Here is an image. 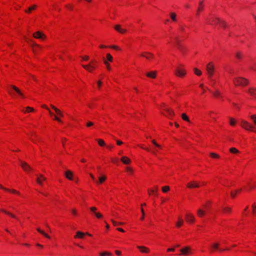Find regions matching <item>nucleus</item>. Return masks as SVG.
<instances>
[{
	"label": "nucleus",
	"mask_w": 256,
	"mask_h": 256,
	"mask_svg": "<svg viewBox=\"0 0 256 256\" xmlns=\"http://www.w3.org/2000/svg\"><path fill=\"white\" fill-rule=\"evenodd\" d=\"M97 66V62L92 60L88 64H82V66L89 72H92Z\"/></svg>",
	"instance_id": "obj_7"
},
{
	"label": "nucleus",
	"mask_w": 256,
	"mask_h": 256,
	"mask_svg": "<svg viewBox=\"0 0 256 256\" xmlns=\"http://www.w3.org/2000/svg\"><path fill=\"white\" fill-rule=\"evenodd\" d=\"M88 235L90 236H92V235L88 232L84 233L83 232L78 231L76 232V234L74 236L75 238H84V236Z\"/></svg>",
	"instance_id": "obj_12"
},
{
	"label": "nucleus",
	"mask_w": 256,
	"mask_h": 256,
	"mask_svg": "<svg viewBox=\"0 0 256 256\" xmlns=\"http://www.w3.org/2000/svg\"><path fill=\"white\" fill-rule=\"evenodd\" d=\"M106 60L108 61V62H112L113 61V57L110 54H107L106 56Z\"/></svg>",
	"instance_id": "obj_34"
},
{
	"label": "nucleus",
	"mask_w": 256,
	"mask_h": 256,
	"mask_svg": "<svg viewBox=\"0 0 256 256\" xmlns=\"http://www.w3.org/2000/svg\"><path fill=\"white\" fill-rule=\"evenodd\" d=\"M126 172L129 174H132V172H133V170L132 168L130 167H127L126 168Z\"/></svg>",
	"instance_id": "obj_53"
},
{
	"label": "nucleus",
	"mask_w": 256,
	"mask_h": 256,
	"mask_svg": "<svg viewBox=\"0 0 256 256\" xmlns=\"http://www.w3.org/2000/svg\"><path fill=\"white\" fill-rule=\"evenodd\" d=\"M191 248L190 246H186L182 248L180 251L182 252V254L186 256L191 254Z\"/></svg>",
	"instance_id": "obj_16"
},
{
	"label": "nucleus",
	"mask_w": 256,
	"mask_h": 256,
	"mask_svg": "<svg viewBox=\"0 0 256 256\" xmlns=\"http://www.w3.org/2000/svg\"><path fill=\"white\" fill-rule=\"evenodd\" d=\"M140 56L145 58H146L148 60H152L154 59V56L152 54L148 52H142L140 54Z\"/></svg>",
	"instance_id": "obj_14"
},
{
	"label": "nucleus",
	"mask_w": 256,
	"mask_h": 256,
	"mask_svg": "<svg viewBox=\"0 0 256 256\" xmlns=\"http://www.w3.org/2000/svg\"><path fill=\"white\" fill-rule=\"evenodd\" d=\"M115 253L118 256H120L122 254V252L118 250L115 251Z\"/></svg>",
	"instance_id": "obj_64"
},
{
	"label": "nucleus",
	"mask_w": 256,
	"mask_h": 256,
	"mask_svg": "<svg viewBox=\"0 0 256 256\" xmlns=\"http://www.w3.org/2000/svg\"><path fill=\"white\" fill-rule=\"evenodd\" d=\"M186 186L189 188H198L200 187V184L198 182L193 181L188 183Z\"/></svg>",
	"instance_id": "obj_11"
},
{
	"label": "nucleus",
	"mask_w": 256,
	"mask_h": 256,
	"mask_svg": "<svg viewBox=\"0 0 256 256\" xmlns=\"http://www.w3.org/2000/svg\"><path fill=\"white\" fill-rule=\"evenodd\" d=\"M142 148L148 151V152H152V153H153L154 154H156V152H157V150H156V149H154V150H150L149 148H143V147H142Z\"/></svg>",
	"instance_id": "obj_48"
},
{
	"label": "nucleus",
	"mask_w": 256,
	"mask_h": 256,
	"mask_svg": "<svg viewBox=\"0 0 256 256\" xmlns=\"http://www.w3.org/2000/svg\"><path fill=\"white\" fill-rule=\"evenodd\" d=\"M36 8V6H33L31 7H30L28 10H26V12L27 13H30L32 10H35Z\"/></svg>",
	"instance_id": "obj_49"
},
{
	"label": "nucleus",
	"mask_w": 256,
	"mask_h": 256,
	"mask_svg": "<svg viewBox=\"0 0 256 256\" xmlns=\"http://www.w3.org/2000/svg\"><path fill=\"white\" fill-rule=\"evenodd\" d=\"M100 256H112V254L109 252H103L100 254Z\"/></svg>",
	"instance_id": "obj_46"
},
{
	"label": "nucleus",
	"mask_w": 256,
	"mask_h": 256,
	"mask_svg": "<svg viewBox=\"0 0 256 256\" xmlns=\"http://www.w3.org/2000/svg\"><path fill=\"white\" fill-rule=\"evenodd\" d=\"M161 112L164 115L168 118H172L174 115L173 111L166 105L162 106Z\"/></svg>",
	"instance_id": "obj_4"
},
{
	"label": "nucleus",
	"mask_w": 256,
	"mask_h": 256,
	"mask_svg": "<svg viewBox=\"0 0 256 256\" xmlns=\"http://www.w3.org/2000/svg\"><path fill=\"white\" fill-rule=\"evenodd\" d=\"M65 176L67 178H68L70 180H72V172L68 170L66 172H65Z\"/></svg>",
	"instance_id": "obj_26"
},
{
	"label": "nucleus",
	"mask_w": 256,
	"mask_h": 256,
	"mask_svg": "<svg viewBox=\"0 0 256 256\" xmlns=\"http://www.w3.org/2000/svg\"><path fill=\"white\" fill-rule=\"evenodd\" d=\"M33 110H34L33 108H32L31 107L28 106L26 108V110L25 112H32Z\"/></svg>",
	"instance_id": "obj_57"
},
{
	"label": "nucleus",
	"mask_w": 256,
	"mask_h": 256,
	"mask_svg": "<svg viewBox=\"0 0 256 256\" xmlns=\"http://www.w3.org/2000/svg\"><path fill=\"white\" fill-rule=\"evenodd\" d=\"M184 224V220L178 217V221L176 222V226L178 228H180Z\"/></svg>",
	"instance_id": "obj_24"
},
{
	"label": "nucleus",
	"mask_w": 256,
	"mask_h": 256,
	"mask_svg": "<svg viewBox=\"0 0 256 256\" xmlns=\"http://www.w3.org/2000/svg\"><path fill=\"white\" fill-rule=\"evenodd\" d=\"M2 211L3 212H4L5 214H6L10 216L12 218H14L16 220H18V218H16V216L15 215L13 214H12L8 212H7L5 210H2Z\"/></svg>",
	"instance_id": "obj_37"
},
{
	"label": "nucleus",
	"mask_w": 256,
	"mask_h": 256,
	"mask_svg": "<svg viewBox=\"0 0 256 256\" xmlns=\"http://www.w3.org/2000/svg\"><path fill=\"white\" fill-rule=\"evenodd\" d=\"M240 126L242 128L247 130L256 132V129L255 128L246 120H242L241 122Z\"/></svg>",
	"instance_id": "obj_6"
},
{
	"label": "nucleus",
	"mask_w": 256,
	"mask_h": 256,
	"mask_svg": "<svg viewBox=\"0 0 256 256\" xmlns=\"http://www.w3.org/2000/svg\"><path fill=\"white\" fill-rule=\"evenodd\" d=\"M186 222L190 224H194L195 222V217L194 215L190 212H187L185 216Z\"/></svg>",
	"instance_id": "obj_9"
},
{
	"label": "nucleus",
	"mask_w": 256,
	"mask_h": 256,
	"mask_svg": "<svg viewBox=\"0 0 256 256\" xmlns=\"http://www.w3.org/2000/svg\"><path fill=\"white\" fill-rule=\"evenodd\" d=\"M241 192V189H239L234 191H232L230 192V196L232 198H234L237 194L240 193Z\"/></svg>",
	"instance_id": "obj_31"
},
{
	"label": "nucleus",
	"mask_w": 256,
	"mask_h": 256,
	"mask_svg": "<svg viewBox=\"0 0 256 256\" xmlns=\"http://www.w3.org/2000/svg\"><path fill=\"white\" fill-rule=\"evenodd\" d=\"M0 188L4 190L6 192H11L12 194H17L20 196V193L18 191H17L15 190H11V189H8V188H6L4 187L3 186H2L1 184H0Z\"/></svg>",
	"instance_id": "obj_19"
},
{
	"label": "nucleus",
	"mask_w": 256,
	"mask_h": 256,
	"mask_svg": "<svg viewBox=\"0 0 256 256\" xmlns=\"http://www.w3.org/2000/svg\"><path fill=\"white\" fill-rule=\"evenodd\" d=\"M250 118L252 120V122L256 126V114H252L250 116Z\"/></svg>",
	"instance_id": "obj_42"
},
{
	"label": "nucleus",
	"mask_w": 256,
	"mask_h": 256,
	"mask_svg": "<svg viewBox=\"0 0 256 256\" xmlns=\"http://www.w3.org/2000/svg\"><path fill=\"white\" fill-rule=\"evenodd\" d=\"M170 190V187L168 186H164L162 188V191L164 192H167Z\"/></svg>",
	"instance_id": "obj_51"
},
{
	"label": "nucleus",
	"mask_w": 256,
	"mask_h": 256,
	"mask_svg": "<svg viewBox=\"0 0 256 256\" xmlns=\"http://www.w3.org/2000/svg\"><path fill=\"white\" fill-rule=\"evenodd\" d=\"M20 165L23 170L26 172H30L32 170V168L30 166L24 162H20Z\"/></svg>",
	"instance_id": "obj_15"
},
{
	"label": "nucleus",
	"mask_w": 256,
	"mask_h": 256,
	"mask_svg": "<svg viewBox=\"0 0 256 256\" xmlns=\"http://www.w3.org/2000/svg\"><path fill=\"white\" fill-rule=\"evenodd\" d=\"M66 8L70 10H72V8H73V6L72 4H66Z\"/></svg>",
	"instance_id": "obj_55"
},
{
	"label": "nucleus",
	"mask_w": 256,
	"mask_h": 256,
	"mask_svg": "<svg viewBox=\"0 0 256 256\" xmlns=\"http://www.w3.org/2000/svg\"><path fill=\"white\" fill-rule=\"evenodd\" d=\"M90 211H91L92 213L95 212H96V210H97L96 208V207H94V206H93V207H90Z\"/></svg>",
	"instance_id": "obj_59"
},
{
	"label": "nucleus",
	"mask_w": 256,
	"mask_h": 256,
	"mask_svg": "<svg viewBox=\"0 0 256 256\" xmlns=\"http://www.w3.org/2000/svg\"><path fill=\"white\" fill-rule=\"evenodd\" d=\"M114 29L118 32L122 34H124L126 32V30L125 29L122 28L121 26L119 24L116 25L114 26Z\"/></svg>",
	"instance_id": "obj_21"
},
{
	"label": "nucleus",
	"mask_w": 256,
	"mask_h": 256,
	"mask_svg": "<svg viewBox=\"0 0 256 256\" xmlns=\"http://www.w3.org/2000/svg\"><path fill=\"white\" fill-rule=\"evenodd\" d=\"M220 244L218 243H214L210 246V252H214V250H218L220 252H224L226 250H229V248L226 249H219Z\"/></svg>",
	"instance_id": "obj_10"
},
{
	"label": "nucleus",
	"mask_w": 256,
	"mask_h": 256,
	"mask_svg": "<svg viewBox=\"0 0 256 256\" xmlns=\"http://www.w3.org/2000/svg\"><path fill=\"white\" fill-rule=\"evenodd\" d=\"M214 68L211 62L208 64L206 66V72L210 80V84L212 86H214L216 84V80L214 76Z\"/></svg>",
	"instance_id": "obj_3"
},
{
	"label": "nucleus",
	"mask_w": 256,
	"mask_h": 256,
	"mask_svg": "<svg viewBox=\"0 0 256 256\" xmlns=\"http://www.w3.org/2000/svg\"><path fill=\"white\" fill-rule=\"evenodd\" d=\"M175 74L178 76L184 77L186 74V72L182 66H179L176 70Z\"/></svg>",
	"instance_id": "obj_8"
},
{
	"label": "nucleus",
	"mask_w": 256,
	"mask_h": 256,
	"mask_svg": "<svg viewBox=\"0 0 256 256\" xmlns=\"http://www.w3.org/2000/svg\"><path fill=\"white\" fill-rule=\"evenodd\" d=\"M248 92L254 98L256 99V88H250L248 90Z\"/></svg>",
	"instance_id": "obj_18"
},
{
	"label": "nucleus",
	"mask_w": 256,
	"mask_h": 256,
	"mask_svg": "<svg viewBox=\"0 0 256 256\" xmlns=\"http://www.w3.org/2000/svg\"><path fill=\"white\" fill-rule=\"evenodd\" d=\"M96 216L98 218H99V219H100V218H102L103 216H102V215L100 213V212H98V213H96Z\"/></svg>",
	"instance_id": "obj_58"
},
{
	"label": "nucleus",
	"mask_w": 256,
	"mask_h": 256,
	"mask_svg": "<svg viewBox=\"0 0 256 256\" xmlns=\"http://www.w3.org/2000/svg\"><path fill=\"white\" fill-rule=\"evenodd\" d=\"M103 60H104V64L106 66L107 70L109 71L110 70L111 66H110V64L108 62L107 60H106V58H103Z\"/></svg>",
	"instance_id": "obj_33"
},
{
	"label": "nucleus",
	"mask_w": 256,
	"mask_h": 256,
	"mask_svg": "<svg viewBox=\"0 0 256 256\" xmlns=\"http://www.w3.org/2000/svg\"><path fill=\"white\" fill-rule=\"evenodd\" d=\"M210 156L213 158H220V156L218 154L214 153V152H211L210 153Z\"/></svg>",
	"instance_id": "obj_45"
},
{
	"label": "nucleus",
	"mask_w": 256,
	"mask_h": 256,
	"mask_svg": "<svg viewBox=\"0 0 256 256\" xmlns=\"http://www.w3.org/2000/svg\"><path fill=\"white\" fill-rule=\"evenodd\" d=\"M46 180V178L42 175H40L37 176L36 182L40 186L42 184V182Z\"/></svg>",
	"instance_id": "obj_22"
},
{
	"label": "nucleus",
	"mask_w": 256,
	"mask_h": 256,
	"mask_svg": "<svg viewBox=\"0 0 256 256\" xmlns=\"http://www.w3.org/2000/svg\"><path fill=\"white\" fill-rule=\"evenodd\" d=\"M122 162L125 164H128L130 163V160L127 156H122L121 158Z\"/></svg>",
	"instance_id": "obj_23"
},
{
	"label": "nucleus",
	"mask_w": 256,
	"mask_h": 256,
	"mask_svg": "<svg viewBox=\"0 0 256 256\" xmlns=\"http://www.w3.org/2000/svg\"><path fill=\"white\" fill-rule=\"evenodd\" d=\"M194 72L196 75L198 76H200L202 74V71L199 70L197 68H194Z\"/></svg>",
	"instance_id": "obj_43"
},
{
	"label": "nucleus",
	"mask_w": 256,
	"mask_h": 256,
	"mask_svg": "<svg viewBox=\"0 0 256 256\" xmlns=\"http://www.w3.org/2000/svg\"><path fill=\"white\" fill-rule=\"evenodd\" d=\"M234 84L236 86H246L248 83V80L242 77H238L234 80Z\"/></svg>",
	"instance_id": "obj_5"
},
{
	"label": "nucleus",
	"mask_w": 256,
	"mask_h": 256,
	"mask_svg": "<svg viewBox=\"0 0 256 256\" xmlns=\"http://www.w3.org/2000/svg\"><path fill=\"white\" fill-rule=\"evenodd\" d=\"M106 178L105 176H102L99 177V180L98 181L96 182L97 184H102L106 180Z\"/></svg>",
	"instance_id": "obj_32"
},
{
	"label": "nucleus",
	"mask_w": 256,
	"mask_h": 256,
	"mask_svg": "<svg viewBox=\"0 0 256 256\" xmlns=\"http://www.w3.org/2000/svg\"><path fill=\"white\" fill-rule=\"evenodd\" d=\"M252 211L254 214H256V205H253L252 206Z\"/></svg>",
	"instance_id": "obj_63"
},
{
	"label": "nucleus",
	"mask_w": 256,
	"mask_h": 256,
	"mask_svg": "<svg viewBox=\"0 0 256 256\" xmlns=\"http://www.w3.org/2000/svg\"><path fill=\"white\" fill-rule=\"evenodd\" d=\"M137 248L139 249L141 252L148 254L150 252V249L144 246H137Z\"/></svg>",
	"instance_id": "obj_20"
},
{
	"label": "nucleus",
	"mask_w": 256,
	"mask_h": 256,
	"mask_svg": "<svg viewBox=\"0 0 256 256\" xmlns=\"http://www.w3.org/2000/svg\"><path fill=\"white\" fill-rule=\"evenodd\" d=\"M33 36L36 38H38L44 40L46 38V36L40 31H38L33 34Z\"/></svg>",
	"instance_id": "obj_13"
},
{
	"label": "nucleus",
	"mask_w": 256,
	"mask_h": 256,
	"mask_svg": "<svg viewBox=\"0 0 256 256\" xmlns=\"http://www.w3.org/2000/svg\"><path fill=\"white\" fill-rule=\"evenodd\" d=\"M146 75L149 78H154L156 77V72L154 71L150 72H148Z\"/></svg>",
	"instance_id": "obj_28"
},
{
	"label": "nucleus",
	"mask_w": 256,
	"mask_h": 256,
	"mask_svg": "<svg viewBox=\"0 0 256 256\" xmlns=\"http://www.w3.org/2000/svg\"><path fill=\"white\" fill-rule=\"evenodd\" d=\"M97 140L98 143V144L100 146H104L106 145L105 142H104V140H102V139H98V140Z\"/></svg>",
	"instance_id": "obj_44"
},
{
	"label": "nucleus",
	"mask_w": 256,
	"mask_h": 256,
	"mask_svg": "<svg viewBox=\"0 0 256 256\" xmlns=\"http://www.w3.org/2000/svg\"><path fill=\"white\" fill-rule=\"evenodd\" d=\"M206 22L208 24L212 25H218V24L220 26L226 28L227 25L225 22L222 20L219 19L217 18H214V16L210 15L209 17L206 18Z\"/></svg>",
	"instance_id": "obj_2"
},
{
	"label": "nucleus",
	"mask_w": 256,
	"mask_h": 256,
	"mask_svg": "<svg viewBox=\"0 0 256 256\" xmlns=\"http://www.w3.org/2000/svg\"><path fill=\"white\" fill-rule=\"evenodd\" d=\"M205 214V212L202 209H199L198 210V215L200 217H202Z\"/></svg>",
	"instance_id": "obj_38"
},
{
	"label": "nucleus",
	"mask_w": 256,
	"mask_h": 256,
	"mask_svg": "<svg viewBox=\"0 0 256 256\" xmlns=\"http://www.w3.org/2000/svg\"><path fill=\"white\" fill-rule=\"evenodd\" d=\"M52 108L54 110V111L56 112L58 115L60 116H63V114L62 113V112L60 111V110L59 109H58V108H56V107H55L54 106H52Z\"/></svg>",
	"instance_id": "obj_29"
},
{
	"label": "nucleus",
	"mask_w": 256,
	"mask_h": 256,
	"mask_svg": "<svg viewBox=\"0 0 256 256\" xmlns=\"http://www.w3.org/2000/svg\"><path fill=\"white\" fill-rule=\"evenodd\" d=\"M222 210L225 214H229L231 212V208L228 206H225L223 208Z\"/></svg>",
	"instance_id": "obj_35"
},
{
	"label": "nucleus",
	"mask_w": 256,
	"mask_h": 256,
	"mask_svg": "<svg viewBox=\"0 0 256 256\" xmlns=\"http://www.w3.org/2000/svg\"><path fill=\"white\" fill-rule=\"evenodd\" d=\"M152 144H154V145L156 146V148H158L159 149H160V148H161V146H160V144H158L156 142L155 140H152Z\"/></svg>",
	"instance_id": "obj_56"
},
{
	"label": "nucleus",
	"mask_w": 256,
	"mask_h": 256,
	"mask_svg": "<svg viewBox=\"0 0 256 256\" xmlns=\"http://www.w3.org/2000/svg\"><path fill=\"white\" fill-rule=\"evenodd\" d=\"M187 32L184 26L180 25L178 33L174 36V40L178 48L182 53L185 52V48L180 44V38H186Z\"/></svg>",
	"instance_id": "obj_1"
},
{
	"label": "nucleus",
	"mask_w": 256,
	"mask_h": 256,
	"mask_svg": "<svg viewBox=\"0 0 256 256\" xmlns=\"http://www.w3.org/2000/svg\"><path fill=\"white\" fill-rule=\"evenodd\" d=\"M210 92L212 93L213 96L215 98H220V99H222V100H223L222 97L221 96L220 92L218 90H216V92H212V91H210Z\"/></svg>",
	"instance_id": "obj_25"
},
{
	"label": "nucleus",
	"mask_w": 256,
	"mask_h": 256,
	"mask_svg": "<svg viewBox=\"0 0 256 256\" xmlns=\"http://www.w3.org/2000/svg\"><path fill=\"white\" fill-rule=\"evenodd\" d=\"M229 119H230V124L232 126H234L236 123V120L234 118H231V117H230Z\"/></svg>",
	"instance_id": "obj_40"
},
{
	"label": "nucleus",
	"mask_w": 256,
	"mask_h": 256,
	"mask_svg": "<svg viewBox=\"0 0 256 256\" xmlns=\"http://www.w3.org/2000/svg\"><path fill=\"white\" fill-rule=\"evenodd\" d=\"M170 18L172 20V21L174 22H176L177 19H176V14L174 13V12H171L170 14Z\"/></svg>",
	"instance_id": "obj_39"
},
{
	"label": "nucleus",
	"mask_w": 256,
	"mask_h": 256,
	"mask_svg": "<svg viewBox=\"0 0 256 256\" xmlns=\"http://www.w3.org/2000/svg\"><path fill=\"white\" fill-rule=\"evenodd\" d=\"M230 152L232 154H236L240 152L239 150L235 148H230Z\"/></svg>",
	"instance_id": "obj_36"
},
{
	"label": "nucleus",
	"mask_w": 256,
	"mask_h": 256,
	"mask_svg": "<svg viewBox=\"0 0 256 256\" xmlns=\"http://www.w3.org/2000/svg\"><path fill=\"white\" fill-rule=\"evenodd\" d=\"M12 89L15 90L17 94H18L20 96H21L22 98H24V94L22 93V92L20 91V90L16 86H12Z\"/></svg>",
	"instance_id": "obj_27"
},
{
	"label": "nucleus",
	"mask_w": 256,
	"mask_h": 256,
	"mask_svg": "<svg viewBox=\"0 0 256 256\" xmlns=\"http://www.w3.org/2000/svg\"><path fill=\"white\" fill-rule=\"evenodd\" d=\"M175 251V249L174 248H168L167 249L168 252H174Z\"/></svg>",
	"instance_id": "obj_62"
},
{
	"label": "nucleus",
	"mask_w": 256,
	"mask_h": 256,
	"mask_svg": "<svg viewBox=\"0 0 256 256\" xmlns=\"http://www.w3.org/2000/svg\"><path fill=\"white\" fill-rule=\"evenodd\" d=\"M232 104L233 106L234 107L238 109V110L240 109V108L237 104H236L235 102H232Z\"/></svg>",
	"instance_id": "obj_61"
},
{
	"label": "nucleus",
	"mask_w": 256,
	"mask_h": 256,
	"mask_svg": "<svg viewBox=\"0 0 256 256\" xmlns=\"http://www.w3.org/2000/svg\"><path fill=\"white\" fill-rule=\"evenodd\" d=\"M182 118L186 121H188V117L187 116V115L185 113H183L182 114Z\"/></svg>",
	"instance_id": "obj_50"
},
{
	"label": "nucleus",
	"mask_w": 256,
	"mask_h": 256,
	"mask_svg": "<svg viewBox=\"0 0 256 256\" xmlns=\"http://www.w3.org/2000/svg\"><path fill=\"white\" fill-rule=\"evenodd\" d=\"M204 6V4H203V2L201 1L200 2L199 6H198V12H202L203 10Z\"/></svg>",
	"instance_id": "obj_41"
},
{
	"label": "nucleus",
	"mask_w": 256,
	"mask_h": 256,
	"mask_svg": "<svg viewBox=\"0 0 256 256\" xmlns=\"http://www.w3.org/2000/svg\"><path fill=\"white\" fill-rule=\"evenodd\" d=\"M158 187L157 186H154L153 188L148 190V192L150 195H152L154 196H158Z\"/></svg>",
	"instance_id": "obj_17"
},
{
	"label": "nucleus",
	"mask_w": 256,
	"mask_h": 256,
	"mask_svg": "<svg viewBox=\"0 0 256 256\" xmlns=\"http://www.w3.org/2000/svg\"><path fill=\"white\" fill-rule=\"evenodd\" d=\"M110 48H113L115 50H120V48L117 46H110Z\"/></svg>",
	"instance_id": "obj_54"
},
{
	"label": "nucleus",
	"mask_w": 256,
	"mask_h": 256,
	"mask_svg": "<svg viewBox=\"0 0 256 256\" xmlns=\"http://www.w3.org/2000/svg\"><path fill=\"white\" fill-rule=\"evenodd\" d=\"M37 230L38 232H39L40 233L42 234L46 238L48 239L50 238V236L49 235H48L47 234H46L44 231L41 230L40 228H38Z\"/></svg>",
	"instance_id": "obj_30"
},
{
	"label": "nucleus",
	"mask_w": 256,
	"mask_h": 256,
	"mask_svg": "<svg viewBox=\"0 0 256 256\" xmlns=\"http://www.w3.org/2000/svg\"><path fill=\"white\" fill-rule=\"evenodd\" d=\"M94 124L92 122H88L86 123V126L88 127H90L92 126H94Z\"/></svg>",
	"instance_id": "obj_60"
},
{
	"label": "nucleus",
	"mask_w": 256,
	"mask_h": 256,
	"mask_svg": "<svg viewBox=\"0 0 256 256\" xmlns=\"http://www.w3.org/2000/svg\"><path fill=\"white\" fill-rule=\"evenodd\" d=\"M112 222L114 226H118L121 225L122 224V222H117L113 220H112Z\"/></svg>",
	"instance_id": "obj_52"
},
{
	"label": "nucleus",
	"mask_w": 256,
	"mask_h": 256,
	"mask_svg": "<svg viewBox=\"0 0 256 256\" xmlns=\"http://www.w3.org/2000/svg\"><path fill=\"white\" fill-rule=\"evenodd\" d=\"M236 57L238 60H241L242 58V54L240 52H238L236 54Z\"/></svg>",
	"instance_id": "obj_47"
}]
</instances>
